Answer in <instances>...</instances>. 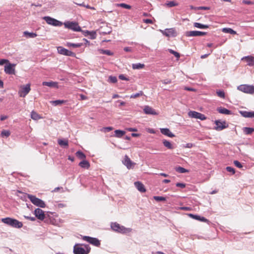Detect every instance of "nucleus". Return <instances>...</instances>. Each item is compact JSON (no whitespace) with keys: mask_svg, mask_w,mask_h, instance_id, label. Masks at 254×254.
Instances as JSON below:
<instances>
[{"mask_svg":"<svg viewBox=\"0 0 254 254\" xmlns=\"http://www.w3.org/2000/svg\"><path fill=\"white\" fill-rule=\"evenodd\" d=\"M1 222L15 228H21L23 226V223L21 222L10 217L2 218Z\"/></svg>","mask_w":254,"mask_h":254,"instance_id":"f257e3e1","label":"nucleus"},{"mask_svg":"<svg viewBox=\"0 0 254 254\" xmlns=\"http://www.w3.org/2000/svg\"><path fill=\"white\" fill-rule=\"evenodd\" d=\"M27 197L34 205L41 208H45L46 207L45 203L42 200L36 197L35 195L27 194Z\"/></svg>","mask_w":254,"mask_h":254,"instance_id":"f03ea898","label":"nucleus"},{"mask_svg":"<svg viewBox=\"0 0 254 254\" xmlns=\"http://www.w3.org/2000/svg\"><path fill=\"white\" fill-rule=\"evenodd\" d=\"M111 228L115 231L124 234L128 233L131 231V229L126 228L117 223H112Z\"/></svg>","mask_w":254,"mask_h":254,"instance_id":"7ed1b4c3","label":"nucleus"},{"mask_svg":"<svg viewBox=\"0 0 254 254\" xmlns=\"http://www.w3.org/2000/svg\"><path fill=\"white\" fill-rule=\"evenodd\" d=\"M85 249L80 247V244H76L73 248V252L74 254H88L90 248L88 245H85Z\"/></svg>","mask_w":254,"mask_h":254,"instance_id":"20e7f679","label":"nucleus"},{"mask_svg":"<svg viewBox=\"0 0 254 254\" xmlns=\"http://www.w3.org/2000/svg\"><path fill=\"white\" fill-rule=\"evenodd\" d=\"M238 89L247 94H254V86L247 84L241 85L238 87Z\"/></svg>","mask_w":254,"mask_h":254,"instance_id":"39448f33","label":"nucleus"},{"mask_svg":"<svg viewBox=\"0 0 254 254\" xmlns=\"http://www.w3.org/2000/svg\"><path fill=\"white\" fill-rule=\"evenodd\" d=\"M64 24L66 28L72 30L74 31L79 32L81 31L80 27L77 22L66 21Z\"/></svg>","mask_w":254,"mask_h":254,"instance_id":"423d86ee","label":"nucleus"},{"mask_svg":"<svg viewBox=\"0 0 254 254\" xmlns=\"http://www.w3.org/2000/svg\"><path fill=\"white\" fill-rule=\"evenodd\" d=\"M43 19L48 24L51 25L55 26H61L63 25V23L62 22L50 16H45Z\"/></svg>","mask_w":254,"mask_h":254,"instance_id":"0eeeda50","label":"nucleus"},{"mask_svg":"<svg viewBox=\"0 0 254 254\" xmlns=\"http://www.w3.org/2000/svg\"><path fill=\"white\" fill-rule=\"evenodd\" d=\"M188 116L190 118L198 119L201 121H204L206 119V117L204 115L193 111H190L188 113Z\"/></svg>","mask_w":254,"mask_h":254,"instance_id":"6e6552de","label":"nucleus"},{"mask_svg":"<svg viewBox=\"0 0 254 254\" xmlns=\"http://www.w3.org/2000/svg\"><path fill=\"white\" fill-rule=\"evenodd\" d=\"M20 90L18 94L20 97H24L30 91V84H27L26 85H23L20 87Z\"/></svg>","mask_w":254,"mask_h":254,"instance_id":"1a4fd4ad","label":"nucleus"},{"mask_svg":"<svg viewBox=\"0 0 254 254\" xmlns=\"http://www.w3.org/2000/svg\"><path fill=\"white\" fill-rule=\"evenodd\" d=\"M82 239L83 240L87 241L96 247H99L100 245V241L97 238L89 236H84Z\"/></svg>","mask_w":254,"mask_h":254,"instance_id":"9d476101","label":"nucleus"},{"mask_svg":"<svg viewBox=\"0 0 254 254\" xmlns=\"http://www.w3.org/2000/svg\"><path fill=\"white\" fill-rule=\"evenodd\" d=\"M58 52L59 54L61 55H63L64 56H71L72 57H75L76 55L74 53L70 51L63 47H58Z\"/></svg>","mask_w":254,"mask_h":254,"instance_id":"9b49d317","label":"nucleus"},{"mask_svg":"<svg viewBox=\"0 0 254 254\" xmlns=\"http://www.w3.org/2000/svg\"><path fill=\"white\" fill-rule=\"evenodd\" d=\"M123 163L127 167V169H133L135 163L132 162L128 156L127 155L125 156L124 159L123 161Z\"/></svg>","mask_w":254,"mask_h":254,"instance_id":"f8f14e48","label":"nucleus"},{"mask_svg":"<svg viewBox=\"0 0 254 254\" xmlns=\"http://www.w3.org/2000/svg\"><path fill=\"white\" fill-rule=\"evenodd\" d=\"M15 66V64L9 63V62L5 65L4 71L6 74H15V70L14 67Z\"/></svg>","mask_w":254,"mask_h":254,"instance_id":"ddd939ff","label":"nucleus"},{"mask_svg":"<svg viewBox=\"0 0 254 254\" xmlns=\"http://www.w3.org/2000/svg\"><path fill=\"white\" fill-rule=\"evenodd\" d=\"M34 215L39 220L43 221L45 218L44 211L40 208H36L34 210Z\"/></svg>","mask_w":254,"mask_h":254,"instance_id":"4468645a","label":"nucleus"},{"mask_svg":"<svg viewBox=\"0 0 254 254\" xmlns=\"http://www.w3.org/2000/svg\"><path fill=\"white\" fill-rule=\"evenodd\" d=\"M206 34V32L198 31H191L186 32V35L188 37H194L204 36Z\"/></svg>","mask_w":254,"mask_h":254,"instance_id":"2eb2a0df","label":"nucleus"},{"mask_svg":"<svg viewBox=\"0 0 254 254\" xmlns=\"http://www.w3.org/2000/svg\"><path fill=\"white\" fill-rule=\"evenodd\" d=\"M144 112L147 115H157L158 113L152 107L149 106H145L143 109Z\"/></svg>","mask_w":254,"mask_h":254,"instance_id":"dca6fc26","label":"nucleus"},{"mask_svg":"<svg viewBox=\"0 0 254 254\" xmlns=\"http://www.w3.org/2000/svg\"><path fill=\"white\" fill-rule=\"evenodd\" d=\"M242 61L245 62L249 66H253L254 65V57L252 56H246L242 59Z\"/></svg>","mask_w":254,"mask_h":254,"instance_id":"f3484780","label":"nucleus"},{"mask_svg":"<svg viewBox=\"0 0 254 254\" xmlns=\"http://www.w3.org/2000/svg\"><path fill=\"white\" fill-rule=\"evenodd\" d=\"M160 132L162 134L170 137H173L175 136V135L171 132L169 128H160Z\"/></svg>","mask_w":254,"mask_h":254,"instance_id":"a211bd4d","label":"nucleus"},{"mask_svg":"<svg viewBox=\"0 0 254 254\" xmlns=\"http://www.w3.org/2000/svg\"><path fill=\"white\" fill-rule=\"evenodd\" d=\"M215 124L216 127H215V129L216 130L219 131L226 128V126L225 125V122H221L219 121H216Z\"/></svg>","mask_w":254,"mask_h":254,"instance_id":"6ab92c4d","label":"nucleus"},{"mask_svg":"<svg viewBox=\"0 0 254 254\" xmlns=\"http://www.w3.org/2000/svg\"><path fill=\"white\" fill-rule=\"evenodd\" d=\"M134 186L136 189L141 192H145L146 189L144 185L140 182H136L134 183Z\"/></svg>","mask_w":254,"mask_h":254,"instance_id":"aec40b11","label":"nucleus"},{"mask_svg":"<svg viewBox=\"0 0 254 254\" xmlns=\"http://www.w3.org/2000/svg\"><path fill=\"white\" fill-rule=\"evenodd\" d=\"M42 84L44 86H47L50 87L59 88L58 82L52 81L49 82L44 81L42 83Z\"/></svg>","mask_w":254,"mask_h":254,"instance_id":"412c9836","label":"nucleus"},{"mask_svg":"<svg viewBox=\"0 0 254 254\" xmlns=\"http://www.w3.org/2000/svg\"><path fill=\"white\" fill-rule=\"evenodd\" d=\"M162 33L164 35L167 37H170L174 35L175 31L173 28L167 29Z\"/></svg>","mask_w":254,"mask_h":254,"instance_id":"4be33fe9","label":"nucleus"},{"mask_svg":"<svg viewBox=\"0 0 254 254\" xmlns=\"http://www.w3.org/2000/svg\"><path fill=\"white\" fill-rule=\"evenodd\" d=\"M240 114L245 118H254V112L241 111Z\"/></svg>","mask_w":254,"mask_h":254,"instance_id":"5701e85b","label":"nucleus"},{"mask_svg":"<svg viewBox=\"0 0 254 254\" xmlns=\"http://www.w3.org/2000/svg\"><path fill=\"white\" fill-rule=\"evenodd\" d=\"M79 166L81 168L88 169L90 167V163L86 160H83L79 163Z\"/></svg>","mask_w":254,"mask_h":254,"instance_id":"b1692460","label":"nucleus"},{"mask_svg":"<svg viewBox=\"0 0 254 254\" xmlns=\"http://www.w3.org/2000/svg\"><path fill=\"white\" fill-rule=\"evenodd\" d=\"M217 111L221 114L225 115H230L231 114V111L225 108H218L217 109Z\"/></svg>","mask_w":254,"mask_h":254,"instance_id":"393cba45","label":"nucleus"},{"mask_svg":"<svg viewBox=\"0 0 254 254\" xmlns=\"http://www.w3.org/2000/svg\"><path fill=\"white\" fill-rule=\"evenodd\" d=\"M243 131L245 134L250 135L254 132V128L244 127L243 128Z\"/></svg>","mask_w":254,"mask_h":254,"instance_id":"a878e982","label":"nucleus"},{"mask_svg":"<svg viewBox=\"0 0 254 254\" xmlns=\"http://www.w3.org/2000/svg\"><path fill=\"white\" fill-rule=\"evenodd\" d=\"M163 144L168 149H173L174 148V147L173 145V144L170 141L166 139H164L163 140Z\"/></svg>","mask_w":254,"mask_h":254,"instance_id":"bb28decb","label":"nucleus"},{"mask_svg":"<svg viewBox=\"0 0 254 254\" xmlns=\"http://www.w3.org/2000/svg\"><path fill=\"white\" fill-rule=\"evenodd\" d=\"M23 35L26 38H35L37 37V34L36 33L24 31L23 32Z\"/></svg>","mask_w":254,"mask_h":254,"instance_id":"cd10ccee","label":"nucleus"},{"mask_svg":"<svg viewBox=\"0 0 254 254\" xmlns=\"http://www.w3.org/2000/svg\"><path fill=\"white\" fill-rule=\"evenodd\" d=\"M58 143L61 146L68 147V142L66 139H59Z\"/></svg>","mask_w":254,"mask_h":254,"instance_id":"c85d7f7f","label":"nucleus"},{"mask_svg":"<svg viewBox=\"0 0 254 254\" xmlns=\"http://www.w3.org/2000/svg\"><path fill=\"white\" fill-rule=\"evenodd\" d=\"M82 43H77V44H73L70 42H67L66 43L65 46L68 47H73V48H79L82 46Z\"/></svg>","mask_w":254,"mask_h":254,"instance_id":"c756f323","label":"nucleus"},{"mask_svg":"<svg viewBox=\"0 0 254 254\" xmlns=\"http://www.w3.org/2000/svg\"><path fill=\"white\" fill-rule=\"evenodd\" d=\"M222 32L231 34H236L237 32L230 28H224L222 29Z\"/></svg>","mask_w":254,"mask_h":254,"instance_id":"7c9ffc66","label":"nucleus"},{"mask_svg":"<svg viewBox=\"0 0 254 254\" xmlns=\"http://www.w3.org/2000/svg\"><path fill=\"white\" fill-rule=\"evenodd\" d=\"M145 66V65L142 64L140 63H137V64H134L132 65V67L134 69H141L144 68Z\"/></svg>","mask_w":254,"mask_h":254,"instance_id":"2f4dec72","label":"nucleus"},{"mask_svg":"<svg viewBox=\"0 0 254 254\" xmlns=\"http://www.w3.org/2000/svg\"><path fill=\"white\" fill-rule=\"evenodd\" d=\"M66 101L65 100H55V101H51V103L54 105V106H57V105H61V104H64V103H66Z\"/></svg>","mask_w":254,"mask_h":254,"instance_id":"473e14b6","label":"nucleus"},{"mask_svg":"<svg viewBox=\"0 0 254 254\" xmlns=\"http://www.w3.org/2000/svg\"><path fill=\"white\" fill-rule=\"evenodd\" d=\"M115 136L118 138L122 137L125 134V131L121 130H116L115 131Z\"/></svg>","mask_w":254,"mask_h":254,"instance_id":"72a5a7b5","label":"nucleus"},{"mask_svg":"<svg viewBox=\"0 0 254 254\" xmlns=\"http://www.w3.org/2000/svg\"><path fill=\"white\" fill-rule=\"evenodd\" d=\"M194 26L195 27L201 29H206L209 27V26L207 25H203L199 23L195 22L194 23Z\"/></svg>","mask_w":254,"mask_h":254,"instance_id":"f704fd0d","label":"nucleus"},{"mask_svg":"<svg viewBox=\"0 0 254 254\" xmlns=\"http://www.w3.org/2000/svg\"><path fill=\"white\" fill-rule=\"evenodd\" d=\"M75 155L76 157L80 159L84 160L86 158L85 155L80 151H77L75 153Z\"/></svg>","mask_w":254,"mask_h":254,"instance_id":"c9c22d12","label":"nucleus"},{"mask_svg":"<svg viewBox=\"0 0 254 254\" xmlns=\"http://www.w3.org/2000/svg\"><path fill=\"white\" fill-rule=\"evenodd\" d=\"M31 117L34 120H37L41 118L40 115L34 111H32L31 113Z\"/></svg>","mask_w":254,"mask_h":254,"instance_id":"e433bc0d","label":"nucleus"},{"mask_svg":"<svg viewBox=\"0 0 254 254\" xmlns=\"http://www.w3.org/2000/svg\"><path fill=\"white\" fill-rule=\"evenodd\" d=\"M85 33L86 34V35H85V36L86 35H90V38L91 39H95L96 37V33L94 31H86L85 32Z\"/></svg>","mask_w":254,"mask_h":254,"instance_id":"4c0bfd02","label":"nucleus"},{"mask_svg":"<svg viewBox=\"0 0 254 254\" xmlns=\"http://www.w3.org/2000/svg\"><path fill=\"white\" fill-rule=\"evenodd\" d=\"M100 53L102 54H106L108 56L113 55V53L108 50H100Z\"/></svg>","mask_w":254,"mask_h":254,"instance_id":"58836bf2","label":"nucleus"},{"mask_svg":"<svg viewBox=\"0 0 254 254\" xmlns=\"http://www.w3.org/2000/svg\"><path fill=\"white\" fill-rule=\"evenodd\" d=\"M116 5L117 6L122 7L123 8H126V9H130L131 7L130 5L126 4L125 3H117L116 4Z\"/></svg>","mask_w":254,"mask_h":254,"instance_id":"ea45409f","label":"nucleus"},{"mask_svg":"<svg viewBox=\"0 0 254 254\" xmlns=\"http://www.w3.org/2000/svg\"><path fill=\"white\" fill-rule=\"evenodd\" d=\"M143 95V92L142 91H140L138 93L133 94L130 95V98H136L140 96Z\"/></svg>","mask_w":254,"mask_h":254,"instance_id":"a19ab883","label":"nucleus"},{"mask_svg":"<svg viewBox=\"0 0 254 254\" xmlns=\"http://www.w3.org/2000/svg\"><path fill=\"white\" fill-rule=\"evenodd\" d=\"M177 172L180 173H185L188 172V171L182 167H179L176 169Z\"/></svg>","mask_w":254,"mask_h":254,"instance_id":"79ce46f5","label":"nucleus"},{"mask_svg":"<svg viewBox=\"0 0 254 254\" xmlns=\"http://www.w3.org/2000/svg\"><path fill=\"white\" fill-rule=\"evenodd\" d=\"M153 198L157 201H162L166 200V198L163 196H153Z\"/></svg>","mask_w":254,"mask_h":254,"instance_id":"37998d69","label":"nucleus"},{"mask_svg":"<svg viewBox=\"0 0 254 254\" xmlns=\"http://www.w3.org/2000/svg\"><path fill=\"white\" fill-rule=\"evenodd\" d=\"M167 5L169 7H173L178 5V3L175 1H169L166 3Z\"/></svg>","mask_w":254,"mask_h":254,"instance_id":"c03bdc74","label":"nucleus"},{"mask_svg":"<svg viewBox=\"0 0 254 254\" xmlns=\"http://www.w3.org/2000/svg\"><path fill=\"white\" fill-rule=\"evenodd\" d=\"M169 52L172 54H173L178 59H179L180 57V54L172 49H168Z\"/></svg>","mask_w":254,"mask_h":254,"instance_id":"a18cd8bd","label":"nucleus"},{"mask_svg":"<svg viewBox=\"0 0 254 254\" xmlns=\"http://www.w3.org/2000/svg\"><path fill=\"white\" fill-rule=\"evenodd\" d=\"M113 129V127H103L101 129V131H102V132H107L110 131L112 130Z\"/></svg>","mask_w":254,"mask_h":254,"instance_id":"49530a36","label":"nucleus"},{"mask_svg":"<svg viewBox=\"0 0 254 254\" xmlns=\"http://www.w3.org/2000/svg\"><path fill=\"white\" fill-rule=\"evenodd\" d=\"M109 81L115 83L117 82V78L116 76H110L109 77Z\"/></svg>","mask_w":254,"mask_h":254,"instance_id":"de8ad7c7","label":"nucleus"},{"mask_svg":"<svg viewBox=\"0 0 254 254\" xmlns=\"http://www.w3.org/2000/svg\"><path fill=\"white\" fill-rule=\"evenodd\" d=\"M217 95L222 98H225V93L223 91L219 90L216 92Z\"/></svg>","mask_w":254,"mask_h":254,"instance_id":"09e8293b","label":"nucleus"},{"mask_svg":"<svg viewBox=\"0 0 254 254\" xmlns=\"http://www.w3.org/2000/svg\"><path fill=\"white\" fill-rule=\"evenodd\" d=\"M10 133L9 131L5 130L2 131L1 133V134L2 136H4L6 137L9 136L10 135Z\"/></svg>","mask_w":254,"mask_h":254,"instance_id":"8fccbe9b","label":"nucleus"},{"mask_svg":"<svg viewBox=\"0 0 254 254\" xmlns=\"http://www.w3.org/2000/svg\"><path fill=\"white\" fill-rule=\"evenodd\" d=\"M226 169L228 172L232 173V174H234L235 173V169L231 167H227Z\"/></svg>","mask_w":254,"mask_h":254,"instance_id":"3c124183","label":"nucleus"},{"mask_svg":"<svg viewBox=\"0 0 254 254\" xmlns=\"http://www.w3.org/2000/svg\"><path fill=\"white\" fill-rule=\"evenodd\" d=\"M189 216L191 218H193L196 220H199L200 218V216H199L198 215H194L192 214H189Z\"/></svg>","mask_w":254,"mask_h":254,"instance_id":"603ef678","label":"nucleus"},{"mask_svg":"<svg viewBox=\"0 0 254 254\" xmlns=\"http://www.w3.org/2000/svg\"><path fill=\"white\" fill-rule=\"evenodd\" d=\"M234 165H235L237 167H238V168H242V167H243V166H242V165L241 164V163L240 162H239L238 161H237V160L234 161Z\"/></svg>","mask_w":254,"mask_h":254,"instance_id":"864d4df0","label":"nucleus"},{"mask_svg":"<svg viewBox=\"0 0 254 254\" xmlns=\"http://www.w3.org/2000/svg\"><path fill=\"white\" fill-rule=\"evenodd\" d=\"M9 63V61L5 59H0V65H2L4 64H8Z\"/></svg>","mask_w":254,"mask_h":254,"instance_id":"5fc2aeb1","label":"nucleus"},{"mask_svg":"<svg viewBox=\"0 0 254 254\" xmlns=\"http://www.w3.org/2000/svg\"><path fill=\"white\" fill-rule=\"evenodd\" d=\"M195 9H197L198 10H209L210 8L207 6H199L197 8H195Z\"/></svg>","mask_w":254,"mask_h":254,"instance_id":"6e6d98bb","label":"nucleus"},{"mask_svg":"<svg viewBox=\"0 0 254 254\" xmlns=\"http://www.w3.org/2000/svg\"><path fill=\"white\" fill-rule=\"evenodd\" d=\"M176 186L181 188H184L186 187V184L184 183H178L176 184Z\"/></svg>","mask_w":254,"mask_h":254,"instance_id":"4d7b16f0","label":"nucleus"},{"mask_svg":"<svg viewBox=\"0 0 254 254\" xmlns=\"http://www.w3.org/2000/svg\"><path fill=\"white\" fill-rule=\"evenodd\" d=\"M24 217L28 220H29L32 221H35L36 219L34 217H31V216H24Z\"/></svg>","mask_w":254,"mask_h":254,"instance_id":"13d9d810","label":"nucleus"},{"mask_svg":"<svg viewBox=\"0 0 254 254\" xmlns=\"http://www.w3.org/2000/svg\"><path fill=\"white\" fill-rule=\"evenodd\" d=\"M143 21H144V23H150V24H152L153 23L152 20L150 19H144Z\"/></svg>","mask_w":254,"mask_h":254,"instance_id":"bf43d9fd","label":"nucleus"},{"mask_svg":"<svg viewBox=\"0 0 254 254\" xmlns=\"http://www.w3.org/2000/svg\"><path fill=\"white\" fill-rule=\"evenodd\" d=\"M119 77L121 80H128V79L126 78L124 75H120Z\"/></svg>","mask_w":254,"mask_h":254,"instance_id":"052dcab7","label":"nucleus"},{"mask_svg":"<svg viewBox=\"0 0 254 254\" xmlns=\"http://www.w3.org/2000/svg\"><path fill=\"white\" fill-rule=\"evenodd\" d=\"M162 82L165 84H170L171 83V80H164L162 81Z\"/></svg>","mask_w":254,"mask_h":254,"instance_id":"680f3d73","label":"nucleus"},{"mask_svg":"<svg viewBox=\"0 0 254 254\" xmlns=\"http://www.w3.org/2000/svg\"><path fill=\"white\" fill-rule=\"evenodd\" d=\"M243 3L247 4H252V2L250 0H244L243 1Z\"/></svg>","mask_w":254,"mask_h":254,"instance_id":"e2e57ef3","label":"nucleus"},{"mask_svg":"<svg viewBox=\"0 0 254 254\" xmlns=\"http://www.w3.org/2000/svg\"><path fill=\"white\" fill-rule=\"evenodd\" d=\"M63 189L62 187H57V188H55V189L53 191L57 192V191H58L59 190H63Z\"/></svg>","mask_w":254,"mask_h":254,"instance_id":"0e129e2a","label":"nucleus"},{"mask_svg":"<svg viewBox=\"0 0 254 254\" xmlns=\"http://www.w3.org/2000/svg\"><path fill=\"white\" fill-rule=\"evenodd\" d=\"M7 118V116H6L1 115L0 116V120L1 121H3L6 120Z\"/></svg>","mask_w":254,"mask_h":254,"instance_id":"69168bd1","label":"nucleus"},{"mask_svg":"<svg viewBox=\"0 0 254 254\" xmlns=\"http://www.w3.org/2000/svg\"><path fill=\"white\" fill-rule=\"evenodd\" d=\"M128 131H137V129L135 128H128L127 129Z\"/></svg>","mask_w":254,"mask_h":254,"instance_id":"338daca9","label":"nucleus"},{"mask_svg":"<svg viewBox=\"0 0 254 254\" xmlns=\"http://www.w3.org/2000/svg\"><path fill=\"white\" fill-rule=\"evenodd\" d=\"M199 221L205 222L207 221V220L205 217H200Z\"/></svg>","mask_w":254,"mask_h":254,"instance_id":"774afa93","label":"nucleus"}]
</instances>
